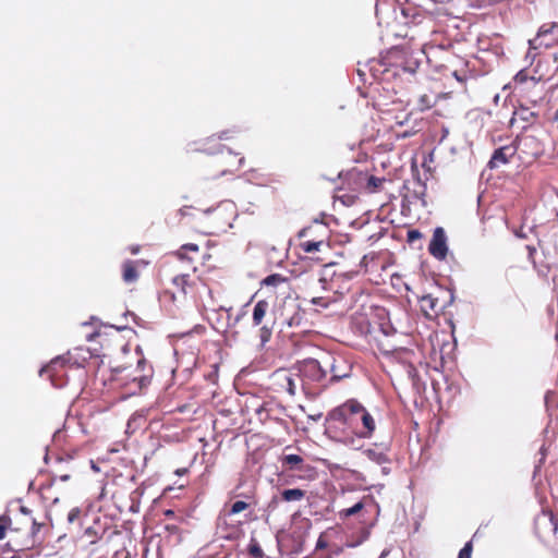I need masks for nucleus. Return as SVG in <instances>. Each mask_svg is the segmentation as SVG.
I'll return each mask as SVG.
<instances>
[{
    "label": "nucleus",
    "instance_id": "nucleus-1",
    "mask_svg": "<svg viewBox=\"0 0 558 558\" xmlns=\"http://www.w3.org/2000/svg\"><path fill=\"white\" fill-rule=\"evenodd\" d=\"M327 421L330 423L329 433H335L333 437L338 441L355 449L361 447L362 439L372 438L376 429L373 415L356 399H349L332 409Z\"/></svg>",
    "mask_w": 558,
    "mask_h": 558
},
{
    "label": "nucleus",
    "instance_id": "nucleus-2",
    "mask_svg": "<svg viewBox=\"0 0 558 558\" xmlns=\"http://www.w3.org/2000/svg\"><path fill=\"white\" fill-rule=\"evenodd\" d=\"M279 376L283 380L281 386L292 397L301 391L307 399L314 400L330 386L323 355L298 361Z\"/></svg>",
    "mask_w": 558,
    "mask_h": 558
},
{
    "label": "nucleus",
    "instance_id": "nucleus-3",
    "mask_svg": "<svg viewBox=\"0 0 558 558\" xmlns=\"http://www.w3.org/2000/svg\"><path fill=\"white\" fill-rule=\"evenodd\" d=\"M330 386L351 376V365L341 356L330 353L322 354Z\"/></svg>",
    "mask_w": 558,
    "mask_h": 558
},
{
    "label": "nucleus",
    "instance_id": "nucleus-4",
    "mask_svg": "<svg viewBox=\"0 0 558 558\" xmlns=\"http://www.w3.org/2000/svg\"><path fill=\"white\" fill-rule=\"evenodd\" d=\"M403 199L409 204H420L422 207H427L425 199L427 185L418 175L413 177L412 180H407L402 186Z\"/></svg>",
    "mask_w": 558,
    "mask_h": 558
},
{
    "label": "nucleus",
    "instance_id": "nucleus-5",
    "mask_svg": "<svg viewBox=\"0 0 558 558\" xmlns=\"http://www.w3.org/2000/svg\"><path fill=\"white\" fill-rule=\"evenodd\" d=\"M407 58V48H392L383 58V65H385L384 73L388 76H400L403 74V68Z\"/></svg>",
    "mask_w": 558,
    "mask_h": 558
},
{
    "label": "nucleus",
    "instance_id": "nucleus-6",
    "mask_svg": "<svg viewBox=\"0 0 558 558\" xmlns=\"http://www.w3.org/2000/svg\"><path fill=\"white\" fill-rule=\"evenodd\" d=\"M429 254L438 259L445 260L448 255L447 235L442 227H436L428 245Z\"/></svg>",
    "mask_w": 558,
    "mask_h": 558
},
{
    "label": "nucleus",
    "instance_id": "nucleus-7",
    "mask_svg": "<svg viewBox=\"0 0 558 558\" xmlns=\"http://www.w3.org/2000/svg\"><path fill=\"white\" fill-rule=\"evenodd\" d=\"M517 147L513 145H505L494 150L487 166L490 169H497L507 165L510 159L515 155Z\"/></svg>",
    "mask_w": 558,
    "mask_h": 558
},
{
    "label": "nucleus",
    "instance_id": "nucleus-8",
    "mask_svg": "<svg viewBox=\"0 0 558 558\" xmlns=\"http://www.w3.org/2000/svg\"><path fill=\"white\" fill-rule=\"evenodd\" d=\"M379 330L383 336L386 338L384 341H379V348L385 354H393L399 351L409 353V351L397 343H392L388 340L389 337L395 336L397 333L396 329L390 324H380Z\"/></svg>",
    "mask_w": 558,
    "mask_h": 558
},
{
    "label": "nucleus",
    "instance_id": "nucleus-9",
    "mask_svg": "<svg viewBox=\"0 0 558 558\" xmlns=\"http://www.w3.org/2000/svg\"><path fill=\"white\" fill-rule=\"evenodd\" d=\"M69 361V359L65 355H59L50 361V363L46 366H44L39 375L44 376L45 374L48 375L51 384L54 387H61L62 385L56 383V377L59 376V367H63V365Z\"/></svg>",
    "mask_w": 558,
    "mask_h": 558
},
{
    "label": "nucleus",
    "instance_id": "nucleus-10",
    "mask_svg": "<svg viewBox=\"0 0 558 558\" xmlns=\"http://www.w3.org/2000/svg\"><path fill=\"white\" fill-rule=\"evenodd\" d=\"M554 27H555V25H547V24H544L539 27L537 35L533 39L529 40L530 50L527 52V57L535 58V53L532 54V50L537 49L538 46H542V45H544L545 47L550 46V43L543 41V37L551 34Z\"/></svg>",
    "mask_w": 558,
    "mask_h": 558
},
{
    "label": "nucleus",
    "instance_id": "nucleus-11",
    "mask_svg": "<svg viewBox=\"0 0 558 558\" xmlns=\"http://www.w3.org/2000/svg\"><path fill=\"white\" fill-rule=\"evenodd\" d=\"M550 271H555L553 276V283L558 286V244L555 245V253L548 258L547 265L544 268L537 269V272L541 276H547Z\"/></svg>",
    "mask_w": 558,
    "mask_h": 558
},
{
    "label": "nucleus",
    "instance_id": "nucleus-12",
    "mask_svg": "<svg viewBox=\"0 0 558 558\" xmlns=\"http://www.w3.org/2000/svg\"><path fill=\"white\" fill-rule=\"evenodd\" d=\"M387 449L388 447L386 445H381L380 450L368 448L364 450L363 453L367 457L368 460L375 462L376 464L383 465L390 461L386 453Z\"/></svg>",
    "mask_w": 558,
    "mask_h": 558
},
{
    "label": "nucleus",
    "instance_id": "nucleus-13",
    "mask_svg": "<svg viewBox=\"0 0 558 558\" xmlns=\"http://www.w3.org/2000/svg\"><path fill=\"white\" fill-rule=\"evenodd\" d=\"M421 64V59L413 52L407 49V58L403 68V74H415Z\"/></svg>",
    "mask_w": 558,
    "mask_h": 558
},
{
    "label": "nucleus",
    "instance_id": "nucleus-14",
    "mask_svg": "<svg viewBox=\"0 0 558 558\" xmlns=\"http://www.w3.org/2000/svg\"><path fill=\"white\" fill-rule=\"evenodd\" d=\"M268 302L265 301V300H259L255 305H254V308H253V315H252V318H253V325L254 326H258L262 324L265 315H266V312L268 310Z\"/></svg>",
    "mask_w": 558,
    "mask_h": 558
},
{
    "label": "nucleus",
    "instance_id": "nucleus-15",
    "mask_svg": "<svg viewBox=\"0 0 558 558\" xmlns=\"http://www.w3.org/2000/svg\"><path fill=\"white\" fill-rule=\"evenodd\" d=\"M367 500H373L372 497L367 496L354 504L352 507L342 509L339 511V518L340 519H347L351 515H354L363 510V508L366 506Z\"/></svg>",
    "mask_w": 558,
    "mask_h": 558
},
{
    "label": "nucleus",
    "instance_id": "nucleus-16",
    "mask_svg": "<svg viewBox=\"0 0 558 558\" xmlns=\"http://www.w3.org/2000/svg\"><path fill=\"white\" fill-rule=\"evenodd\" d=\"M305 497V490L301 488H288L281 492V500L287 502L300 501Z\"/></svg>",
    "mask_w": 558,
    "mask_h": 558
},
{
    "label": "nucleus",
    "instance_id": "nucleus-17",
    "mask_svg": "<svg viewBox=\"0 0 558 558\" xmlns=\"http://www.w3.org/2000/svg\"><path fill=\"white\" fill-rule=\"evenodd\" d=\"M541 78H535L534 76H530L527 70H520L514 76L515 85H531L535 86Z\"/></svg>",
    "mask_w": 558,
    "mask_h": 558
},
{
    "label": "nucleus",
    "instance_id": "nucleus-18",
    "mask_svg": "<svg viewBox=\"0 0 558 558\" xmlns=\"http://www.w3.org/2000/svg\"><path fill=\"white\" fill-rule=\"evenodd\" d=\"M138 278V272L136 268L133 265L132 260H126L123 264V280L126 283L135 282Z\"/></svg>",
    "mask_w": 558,
    "mask_h": 558
},
{
    "label": "nucleus",
    "instance_id": "nucleus-19",
    "mask_svg": "<svg viewBox=\"0 0 558 558\" xmlns=\"http://www.w3.org/2000/svg\"><path fill=\"white\" fill-rule=\"evenodd\" d=\"M534 118L535 113L533 111H531L529 108L520 107L519 109L514 110L510 122L513 124L517 119L523 120L525 122H532Z\"/></svg>",
    "mask_w": 558,
    "mask_h": 558
},
{
    "label": "nucleus",
    "instance_id": "nucleus-20",
    "mask_svg": "<svg viewBox=\"0 0 558 558\" xmlns=\"http://www.w3.org/2000/svg\"><path fill=\"white\" fill-rule=\"evenodd\" d=\"M303 463V458L299 454H286L282 458V465L289 466L291 470L299 469V466Z\"/></svg>",
    "mask_w": 558,
    "mask_h": 558
},
{
    "label": "nucleus",
    "instance_id": "nucleus-21",
    "mask_svg": "<svg viewBox=\"0 0 558 558\" xmlns=\"http://www.w3.org/2000/svg\"><path fill=\"white\" fill-rule=\"evenodd\" d=\"M324 244H325V241L323 239L317 240V241H304L300 244V247L305 253H314V252H318L320 250V246H323Z\"/></svg>",
    "mask_w": 558,
    "mask_h": 558
},
{
    "label": "nucleus",
    "instance_id": "nucleus-22",
    "mask_svg": "<svg viewBox=\"0 0 558 558\" xmlns=\"http://www.w3.org/2000/svg\"><path fill=\"white\" fill-rule=\"evenodd\" d=\"M401 14L404 17L405 23H409V22L416 23V17L421 16L417 9L412 8V7L401 8Z\"/></svg>",
    "mask_w": 558,
    "mask_h": 558
},
{
    "label": "nucleus",
    "instance_id": "nucleus-23",
    "mask_svg": "<svg viewBox=\"0 0 558 558\" xmlns=\"http://www.w3.org/2000/svg\"><path fill=\"white\" fill-rule=\"evenodd\" d=\"M189 275H178L172 279V283L179 288L183 293H186L185 286L187 284Z\"/></svg>",
    "mask_w": 558,
    "mask_h": 558
},
{
    "label": "nucleus",
    "instance_id": "nucleus-24",
    "mask_svg": "<svg viewBox=\"0 0 558 558\" xmlns=\"http://www.w3.org/2000/svg\"><path fill=\"white\" fill-rule=\"evenodd\" d=\"M248 553L253 558H263L264 551L256 541H252L248 545Z\"/></svg>",
    "mask_w": 558,
    "mask_h": 558
},
{
    "label": "nucleus",
    "instance_id": "nucleus-25",
    "mask_svg": "<svg viewBox=\"0 0 558 558\" xmlns=\"http://www.w3.org/2000/svg\"><path fill=\"white\" fill-rule=\"evenodd\" d=\"M247 507H248L247 502H245L243 500H236L235 502L232 504L228 514L229 515L238 514V513L242 512L243 510H245Z\"/></svg>",
    "mask_w": 558,
    "mask_h": 558
},
{
    "label": "nucleus",
    "instance_id": "nucleus-26",
    "mask_svg": "<svg viewBox=\"0 0 558 558\" xmlns=\"http://www.w3.org/2000/svg\"><path fill=\"white\" fill-rule=\"evenodd\" d=\"M283 281H284V278L281 275L272 274V275L267 276L263 280V284H265V286H277L278 283L283 282Z\"/></svg>",
    "mask_w": 558,
    "mask_h": 558
},
{
    "label": "nucleus",
    "instance_id": "nucleus-27",
    "mask_svg": "<svg viewBox=\"0 0 558 558\" xmlns=\"http://www.w3.org/2000/svg\"><path fill=\"white\" fill-rule=\"evenodd\" d=\"M436 302L437 300L434 299L432 295H424L421 300L422 308H429L432 311H435Z\"/></svg>",
    "mask_w": 558,
    "mask_h": 558
},
{
    "label": "nucleus",
    "instance_id": "nucleus-28",
    "mask_svg": "<svg viewBox=\"0 0 558 558\" xmlns=\"http://www.w3.org/2000/svg\"><path fill=\"white\" fill-rule=\"evenodd\" d=\"M472 550H473L472 542L469 541L460 549V551L458 554V558H471L472 557Z\"/></svg>",
    "mask_w": 558,
    "mask_h": 558
},
{
    "label": "nucleus",
    "instance_id": "nucleus-29",
    "mask_svg": "<svg viewBox=\"0 0 558 558\" xmlns=\"http://www.w3.org/2000/svg\"><path fill=\"white\" fill-rule=\"evenodd\" d=\"M423 234L417 229H410L407 233V240L409 243L413 244L415 241L421 240Z\"/></svg>",
    "mask_w": 558,
    "mask_h": 558
},
{
    "label": "nucleus",
    "instance_id": "nucleus-30",
    "mask_svg": "<svg viewBox=\"0 0 558 558\" xmlns=\"http://www.w3.org/2000/svg\"><path fill=\"white\" fill-rule=\"evenodd\" d=\"M539 453H541V458L538 459V462L537 464L535 465L534 468V477L536 476V474L539 472L543 463L545 462V459H546V454H547V450H546V447L543 445L539 449Z\"/></svg>",
    "mask_w": 558,
    "mask_h": 558
},
{
    "label": "nucleus",
    "instance_id": "nucleus-31",
    "mask_svg": "<svg viewBox=\"0 0 558 558\" xmlns=\"http://www.w3.org/2000/svg\"><path fill=\"white\" fill-rule=\"evenodd\" d=\"M301 320H302V315L300 314V312H295L291 317L286 318L284 323L289 327H294V326H299L301 324Z\"/></svg>",
    "mask_w": 558,
    "mask_h": 558
},
{
    "label": "nucleus",
    "instance_id": "nucleus-32",
    "mask_svg": "<svg viewBox=\"0 0 558 558\" xmlns=\"http://www.w3.org/2000/svg\"><path fill=\"white\" fill-rule=\"evenodd\" d=\"M259 331L260 342L262 344H265L271 337V329L267 326H263Z\"/></svg>",
    "mask_w": 558,
    "mask_h": 558
},
{
    "label": "nucleus",
    "instance_id": "nucleus-33",
    "mask_svg": "<svg viewBox=\"0 0 558 558\" xmlns=\"http://www.w3.org/2000/svg\"><path fill=\"white\" fill-rule=\"evenodd\" d=\"M80 515L81 509L77 507L72 508L68 513V522L71 524L74 523L76 520H78Z\"/></svg>",
    "mask_w": 558,
    "mask_h": 558
},
{
    "label": "nucleus",
    "instance_id": "nucleus-34",
    "mask_svg": "<svg viewBox=\"0 0 558 558\" xmlns=\"http://www.w3.org/2000/svg\"><path fill=\"white\" fill-rule=\"evenodd\" d=\"M199 247L197 244H194V243H187V244H183L180 248V251L178 252V256L183 258V254L181 251H192V252H198Z\"/></svg>",
    "mask_w": 558,
    "mask_h": 558
},
{
    "label": "nucleus",
    "instance_id": "nucleus-35",
    "mask_svg": "<svg viewBox=\"0 0 558 558\" xmlns=\"http://www.w3.org/2000/svg\"><path fill=\"white\" fill-rule=\"evenodd\" d=\"M383 182H384V179L371 175L367 180V186L377 189L378 186L381 185Z\"/></svg>",
    "mask_w": 558,
    "mask_h": 558
},
{
    "label": "nucleus",
    "instance_id": "nucleus-36",
    "mask_svg": "<svg viewBox=\"0 0 558 558\" xmlns=\"http://www.w3.org/2000/svg\"><path fill=\"white\" fill-rule=\"evenodd\" d=\"M329 548V545L327 541L325 539L324 535H320L316 542L315 551Z\"/></svg>",
    "mask_w": 558,
    "mask_h": 558
},
{
    "label": "nucleus",
    "instance_id": "nucleus-37",
    "mask_svg": "<svg viewBox=\"0 0 558 558\" xmlns=\"http://www.w3.org/2000/svg\"><path fill=\"white\" fill-rule=\"evenodd\" d=\"M134 380H137L140 388H145L150 384V375H142Z\"/></svg>",
    "mask_w": 558,
    "mask_h": 558
},
{
    "label": "nucleus",
    "instance_id": "nucleus-38",
    "mask_svg": "<svg viewBox=\"0 0 558 558\" xmlns=\"http://www.w3.org/2000/svg\"><path fill=\"white\" fill-rule=\"evenodd\" d=\"M343 551V548L338 545L329 546L328 554L331 555L333 558L340 556Z\"/></svg>",
    "mask_w": 558,
    "mask_h": 558
},
{
    "label": "nucleus",
    "instance_id": "nucleus-39",
    "mask_svg": "<svg viewBox=\"0 0 558 558\" xmlns=\"http://www.w3.org/2000/svg\"><path fill=\"white\" fill-rule=\"evenodd\" d=\"M420 102H421V109L429 108L432 106L427 95L421 96Z\"/></svg>",
    "mask_w": 558,
    "mask_h": 558
},
{
    "label": "nucleus",
    "instance_id": "nucleus-40",
    "mask_svg": "<svg viewBox=\"0 0 558 558\" xmlns=\"http://www.w3.org/2000/svg\"><path fill=\"white\" fill-rule=\"evenodd\" d=\"M526 250L529 252V259L533 263L534 265V268L538 269L536 267V263L534 262L533 257H534V254L536 253V248L534 246H531V245H527L526 246Z\"/></svg>",
    "mask_w": 558,
    "mask_h": 558
},
{
    "label": "nucleus",
    "instance_id": "nucleus-41",
    "mask_svg": "<svg viewBox=\"0 0 558 558\" xmlns=\"http://www.w3.org/2000/svg\"><path fill=\"white\" fill-rule=\"evenodd\" d=\"M311 231H312V227H304V228H302V229L299 231L298 236H299L300 239H302V238H306V236H308V235L311 234Z\"/></svg>",
    "mask_w": 558,
    "mask_h": 558
},
{
    "label": "nucleus",
    "instance_id": "nucleus-42",
    "mask_svg": "<svg viewBox=\"0 0 558 558\" xmlns=\"http://www.w3.org/2000/svg\"><path fill=\"white\" fill-rule=\"evenodd\" d=\"M367 536H368V533L366 532V533H364V535H363V537H362V539H361V541H359V542H354V543H347V546H348V547H351V548L356 547V546H359V545H360L364 539H366V538H367Z\"/></svg>",
    "mask_w": 558,
    "mask_h": 558
},
{
    "label": "nucleus",
    "instance_id": "nucleus-43",
    "mask_svg": "<svg viewBox=\"0 0 558 558\" xmlns=\"http://www.w3.org/2000/svg\"><path fill=\"white\" fill-rule=\"evenodd\" d=\"M535 142V138L533 136H525L522 141H521V144L523 145H529V144H532Z\"/></svg>",
    "mask_w": 558,
    "mask_h": 558
},
{
    "label": "nucleus",
    "instance_id": "nucleus-44",
    "mask_svg": "<svg viewBox=\"0 0 558 558\" xmlns=\"http://www.w3.org/2000/svg\"><path fill=\"white\" fill-rule=\"evenodd\" d=\"M40 526H41V524L37 523L36 520L33 519V526H32L33 534L37 533L40 530Z\"/></svg>",
    "mask_w": 558,
    "mask_h": 558
},
{
    "label": "nucleus",
    "instance_id": "nucleus-45",
    "mask_svg": "<svg viewBox=\"0 0 558 558\" xmlns=\"http://www.w3.org/2000/svg\"><path fill=\"white\" fill-rule=\"evenodd\" d=\"M146 364H147L146 360L145 359H141L137 362V368L144 371Z\"/></svg>",
    "mask_w": 558,
    "mask_h": 558
},
{
    "label": "nucleus",
    "instance_id": "nucleus-46",
    "mask_svg": "<svg viewBox=\"0 0 558 558\" xmlns=\"http://www.w3.org/2000/svg\"><path fill=\"white\" fill-rule=\"evenodd\" d=\"M20 511H21L23 514H25V515H29V514H31V512H32V511H31V509H28V508H27V507H25V506H21V507H20Z\"/></svg>",
    "mask_w": 558,
    "mask_h": 558
},
{
    "label": "nucleus",
    "instance_id": "nucleus-47",
    "mask_svg": "<svg viewBox=\"0 0 558 558\" xmlns=\"http://www.w3.org/2000/svg\"><path fill=\"white\" fill-rule=\"evenodd\" d=\"M414 373H415V369L413 367H411L409 369V375L412 376L413 385H416V377H415Z\"/></svg>",
    "mask_w": 558,
    "mask_h": 558
},
{
    "label": "nucleus",
    "instance_id": "nucleus-48",
    "mask_svg": "<svg viewBox=\"0 0 558 558\" xmlns=\"http://www.w3.org/2000/svg\"><path fill=\"white\" fill-rule=\"evenodd\" d=\"M323 302V298H314L312 300V303L315 304V305H320Z\"/></svg>",
    "mask_w": 558,
    "mask_h": 558
},
{
    "label": "nucleus",
    "instance_id": "nucleus-49",
    "mask_svg": "<svg viewBox=\"0 0 558 558\" xmlns=\"http://www.w3.org/2000/svg\"><path fill=\"white\" fill-rule=\"evenodd\" d=\"M381 472L385 475H388L390 473V468L383 464Z\"/></svg>",
    "mask_w": 558,
    "mask_h": 558
},
{
    "label": "nucleus",
    "instance_id": "nucleus-50",
    "mask_svg": "<svg viewBox=\"0 0 558 558\" xmlns=\"http://www.w3.org/2000/svg\"><path fill=\"white\" fill-rule=\"evenodd\" d=\"M5 535V526L0 524V539H2Z\"/></svg>",
    "mask_w": 558,
    "mask_h": 558
},
{
    "label": "nucleus",
    "instance_id": "nucleus-51",
    "mask_svg": "<svg viewBox=\"0 0 558 558\" xmlns=\"http://www.w3.org/2000/svg\"><path fill=\"white\" fill-rule=\"evenodd\" d=\"M61 482H66L70 480V475L69 474H63V475H60L58 477Z\"/></svg>",
    "mask_w": 558,
    "mask_h": 558
},
{
    "label": "nucleus",
    "instance_id": "nucleus-52",
    "mask_svg": "<svg viewBox=\"0 0 558 558\" xmlns=\"http://www.w3.org/2000/svg\"><path fill=\"white\" fill-rule=\"evenodd\" d=\"M228 138V131H223L219 134V140H227Z\"/></svg>",
    "mask_w": 558,
    "mask_h": 558
},
{
    "label": "nucleus",
    "instance_id": "nucleus-53",
    "mask_svg": "<svg viewBox=\"0 0 558 558\" xmlns=\"http://www.w3.org/2000/svg\"><path fill=\"white\" fill-rule=\"evenodd\" d=\"M550 520H551V522H553V524H554V531H557V530H558V522H556V521L554 520V515H553V513H550Z\"/></svg>",
    "mask_w": 558,
    "mask_h": 558
},
{
    "label": "nucleus",
    "instance_id": "nucleus-54",
    "mask_svg": "<svg viewBox=\"0 0 558 558\" xmlns=\"http://www.w3.org/2000/svg\"><path fill=\"white\" fill-rule=\"evenodd\" d=\"M165 515H166L167 518H172V517L174 515V511H173V510H167V511L165 512Z\"/></svg>",
    "mask_w": 558,
    "mask_h": 558
},
{
    "label": "nucleus",
    "instance_id": "nucleus-55",
    "mask_svg": "<svg viewBox=\"0 0 558 558\" xmlns=\"http://www.w3.org/2000/svg\"><path fill=\"white\" fill-rule=\"evenodd\" d=\"M213 211H214V208H213V207H209V208H206V209L204 210V214H205V215H209V214H211Z\"/></svg>",
    "mask_w": 558,
    "mask_h": 558
},
{
    "label": "nucleus",
    "instance_id": "nucleus-56",
    "mask_svg": "<svg viewBox=\"0 0 558 558\" xmlns=\"http://www.w3.org/2000/svg\"><path fill=\"white\" fill-rule=\"evenodd\" d=\"M186 209H187V207H182L180 209V215L184 216L186 214Z\"/></svg>",
    "mask_w": 558,
    "mask_h": 558
},
{
    "label": "nucleus",
    "instance_id": "nucleus-57",
    "mask_svg": "<svg viewBox=\"0 0 558 558\" xmlns=\"http://www.w3.org/2000/svg\"><path fill=\"white\" fill-rule=\"evenodd\" d=\"M277 502H278L277 497H274L272 500L270 501L269 506H272V505L275 506V505H277Z\"/></svg>",
    "mask_w": 558,
    "mask_h": 558
},
{
    "label": "nucleus",
    "instance_id": "nucleus-58",
    "mask_svg": "<svg viewBox=\"0 0 558 558\" xmlns=\"http://www.w3.org/2000/svg\"><path fill=\"white\" fill-rule=\"evenodd\" d=\"M243 163H244V158L242 157L239 159V166L241 167Z\"/></svg>",
    "mask_w": 558,
    "mask_h": 558
},
{
    "label": "nucleus",
    "instance_id": "nucleus-59",
    "mask_svg": "<svg viewBox=\"0 0 558 558\" xmlns=\"http://www.w3.org/2000/svg\"><path fill=\"white\" fill-rule=\"evenodd\" d=\"M48 459H49L48 453H46V456H45V458H44V460H45V462H46V463H48Z\"/></svg>",
    "mask_w": 558,
    "mask_h": 558
},
{
    "label": "nucleus",
    "instance_id": "nucleus-60",
    "mask_svg": "<svg viewBox=\"0 0 558 558\" xmlns=\"http://www.w3.org/2000/svg\"><path fill=\"white\" fill-rule=\"evenodd\" d=\"M219 147H220L219 151H222L225 148H227L225 145H220Z\"/></svg>",
    "mask_w": 558,
    "mask_h": 558
},
{
    "label": "nucleus",
    "instance_id": "nucleus-61",
    "mask_svg": "<svg viewBox=\"0 0 558 558\" xmlns=\"http://www.w3.org/2000/svg\"><path fill=\"white\" fill-rule=\"evenodd\" d=\"M62 461H63V458H61V457L57 458V462H62Z\"/></svg>",
    "mask_w": 558,
    "mask_h": 558
},
{
    "label": "nucleus",
    "instance_id": "nucleus-62",
    "mask_svg": "<svg viewBox=\"0 0 558 558\" xmlns=\"http://www.w3.org/2000/svg\"><path fill=\"white\" fill-rule=\"evenodd\" d=\"M241 315H242V314H239V315L236 316L235 322H239V320H240Z\"/></svg>",
    "mask_w": 558,
    "mask_h": 558
},
{
    "label": "nucleus",
    "instance_id": "nucleus-63",
    "mask_svg": "<svg viewBox=\"0 0 558 558\" xmlns=\"http://www.w3.org/2000/svg\"><path fill=\"white\" fill-rule=\"evenodd\" d=\"M386 556V551H383L380 555V558H384Z\"/></svg>",
    "mask_w": 558,
    "mask_h": 558
},
{
    "label": "nucleus",
    "instance_id": "nucleus-64",
    "mask_svg": "<svg viewBox=\"0 0 558 558\" xmlns=\"http://www.w3.org/2000/svg\"><path fill=\"white\" fill-rule=\"evenodd\" d=\"M314 222H315L317 226H320V222H319L317 219H316Z\"/></svg>",
    "mask_w": 558,
    "mask_h": 558
}]
</instances>
